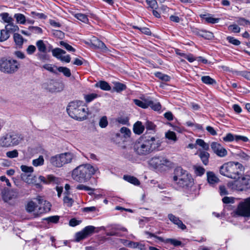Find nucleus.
<instances>
[{"instance_id":"1","label":"nucleus","mask_w":250,"mask_h":250,"mask_svg":"<svg viewBox=\"0 0 250 250\" xmlns=\"http://www.w3.org/2000/svg\"><path fill=\"white\" fill-rule=\"evenodd\" d=\"M161 144L162 142L158 138L146 133L136 141L134 149L139 155H146L154 150H159Z\"/></svg>"},{"instance_id":"2","label":"nucleus","mask_w":250,"mask_h":250,"mask_svg":"<svg viewBox=\"0 0 250 250\" xmlns=\"http://www.w3.org/2000/svg\"><path fill=\"white\" fill-rule=\"evenodd\" d=\"M66 110L71 118L79 121L86 120L88 114V108L82 101L69 103Z\"/></svg>"},{"instance_id":"3","label":"nucleus","mask_w":250,"mask_h":250,"mask_svg":"<svg viewBox=\"0 0 250 250\" xmlns=\"http://www.w3.org/2000/svg\"><path fill=\"white\" fill-rule=\"evenodd\" d=\"M97 170V168L90 164L81 165L73 170L72 177L78 182L85 183L91 178Z\"/></svg>"},{"instance_id":"4","label":"nucleus","mask_w":250,"mask_h":250,"mask_svg":"<svg viewBox=\"0 0 250 250\" xmlns=\"http://www.w3.org/2000/svg\"><path fill=\"white\" fill-rule=\"evenodd\" d=\"M243 170V167L238 162H229L223 164L220 167L221 175L228 178L236 179L240 177Z\"/></svg>"},{"instance_id":"5","label":"nucleus","mask_w":250,"mask_h":250,"mask_svg":"<svg viewBox=\"0 0 250 250\" xmlns=\"http://www.w3.org/2000/svg\"><path fill=\"white\" fill-rule=\"evenodd\" d=\"M20 64L16 60L10 57H2L0 59V71L1 72L12 74L18 71Z\"/></svg>"},{"instance_id":"6","label":"nucleus","mask_w":250,"mask_h":250,"mask_svg":"<svg viewBox=\"0 0 250 250\" xmlns=\"http://www.w3.org/2000/svg\"><path fill=\"white\" fill-rule=\"evenodd\" d=\"M228 187L232 190L250 192V176L246 175L241 178L228 182Z\"/></svg>"},{"instance_id":"7","label":"nucleus","mask_w":250,"mask_h":250,"mask_svg":"<svg viewBox=\"0 0 250 250\" xmlns=\"http://www.w3.org/2000/svg\"><path fill=\"white\" fill-rule=\"evenodd\" d=\"M22 140L21 135L15 132H10L1 137L0 145L2 147H10L18 145Z\"/></svg>"},{"instance_id":"8","label":"nucleus","mask_w":250,"mask_h":250,"mask_svg":"<svg viewBox=\"0 0 250 250\" xmlns=\"http://www.w3.org/2000/svg\"><path fill=\"white\" fill-rule=\"evenodd\" d=\"M234 213L238 216L250 217V196L239 203Z\"/></svg>"},{"instance_id":"9","label":"nucleus","mask_w":250,"mask_h":250,"mask_svg":"<svg viewBox=\"0 0 250 250\" xmlns=\"http://www.w3.org/2000/svg\"><path fill=\"white\" fill-rule=\"evenodd\" d=\"M146 234L148 235L150 237H154L158 239L161 242L164 243L166 244H170L175 247H183V245L181 241L174 238H167L164 239L163 237L158 236L155 234L151 233L148 231H146Z\"/></svg>"},{"instance_id":"10","label":"nucleus","mask_w":250,"mask_h":250,"mask_svg":"<svg viewBox=\"0 0 250 250\" xmlns=\"http://www.w3.org/2000/svg\"><path fill=\"white\" fill-rule=\"evenodd\" d=\"M149 164L151 167L156 168L162 166H170V161L165 157L158 156L152 158L149 160Z\"/></svg>"},{"instance_id":"11","label":"nucleus","mask_w":250,"mask_h":250,"mask_svg":"<svg viewBox=\"0 0 250 250\" xmlns=\"http://www.w3.org/2000/svg\"><path fill=\"white\" fill-rule=\"evenodd\" d=\"M95 229V228L93 226H88L85 227L82 231L76 233V241L79 242L92 235L94 232Z\"/></svg>"},{"instance_id":"12","label":"nucleus","mask_w":250,"mask_h":250,"mask_svg":"<svg viewBox=\"0 0 250 250\" xmlns=\"http://www.w3.org/2000/svg\"><path fill=\"white\" fill-rule=\"evenodd\" d=\"M43 86L46 89L51 92H60L62 90V84L53 80H49L43 83Z\"/></svg>"},{"instance_id":"13","label":"nucleus","mask_w":250,"mask_h":250,"mask_svg":"<svg viewBox=\"0 0 250 250\" xmlns=\"http://www.w3.org/2000/svg\"><path fill=\"white\" fill-rule=\"evenodd\" d=\"M213 152L220 157H225L227 155V150L220 144L217 142H212L210 145Z\"/></svg>"},{"instance_id":"14","label":"nucleus","mask_w":250,"mask_h":250,"mask_svg":"<svg viewBox=\"0 0 250 250\" xmlns=\"http://www.w3.org/2000/svg\"><path fill=\"white\" fill-rule=\"evenodd\" d=\"M192 179L190 174L184 175L183 177L180 178L176 182V183L182 188L188 187L191 185L192 183Z\"/></svg>"},{"instance_id":"15","label":"nucleus","mask_w":250,"mask_h":250,"mask_svg":"<svg viewBox=\"0 0 250 250\" xmlns=\"http://www.w3.org/2000/svg\"><path fill=\"white\" fill-rule=\"evenodd\" d=\"M168 218L169 220L174 225H176L179 229L182 230H185L187 229L186 226L183 223L182 221L180 220L178 217L170 213L168 214Z\"/></svg>"},{"instance_id":"16","label":"nucleus","mask_w":250,"mask_h":250,"mask_svg":"<svg viewBox=\"0 0 250 250\" xmlns=\"http://www.w3.org/2000/svg\"><path fill=\"white\" fill-rule=\"evenodd\" d=\"M2 198L5 202H8L13 198L17 196V193L13 190H9L7 189H4L2 191Z\"/></svg>"},{"instance_id":"17","label":"nucleus","mask_w":250,"mask_h":250,"mask_svg":"<svg viewBox=\"0 0 250 250\" xmlns=\"http://www.w3.org/2000/svg\"><path fill=\"white\" fill-rule=\"evenodd\" d=\"M60 155L62 166L71 163L75 157L74 154L70 152L61 153Z\"/></svg>"},{"instance_id":"18","label":"nucleus","mask_w":250,"mask_h":250,"mask_svg":"<svg viewBox=\"0 0 250 250\" xmlns=\"http://www.w3.org/2000/svg\"><path fill=\"white\" fill-rule=\"evenodd\" d=\"M49 162L52 165L55 167H62L60 154L51 157Z\"/></svg>"},{"instance_id":"19","label":"nucleus","mask_w":250,"mask_h":250,"mask_svg":"<svg viewBox=\"0 0 250 250\" xmlns=\"http://www.w3.org/2000/svg\"><path fill=\"white\" fill-rule=\"evenodd\" d=\"M188 174V171L184 170L181 167H177L174 170V176H173V181L177 182L180 178L183 177L184 175Z\"/></svg>"},{"instance_id":"20","label":"nucleus","mask_w":250,"mask_h":250,"mask_svg":"<svg viewBox=\"0 0 250 250\" xmlns=\"http://www.w3.org/2000/svg\"><path fill=\"white\" fill-rule=\"evenodd\" d=\"M21 178L23 181L27 184H34L37 185H38L36 184V177L31 175V174L28 175L26 174H21Z\"/></svg>"},{"instance_id":"21","label":"nucleus","mask_w":250,"mask_h":250,"mask_svg":"<svg viewBox=\"0 0 250 250\" xmlns=\"http://www.w3.org/2000/svg\"><path fill=\"white\" fill-rule=\"evenodd\" d=\"M39 180L44 184H50L51 183H57L58 181V179L53 175H48L47 179L43 176H40L39 177Z\"/></svg>"},{"instance_id":"22","label":"nucleus","mask_w":250,"mask_h":250,"mask_svg":"<svg viewBox=\"0 0 250 250\" xmlns=\"http://www.w3.org/2000/svg\"><path fill=\"white\" fill-rule=\"evenodd\" d=\"M200 17L201 18L205 20L207 23L212 24L218 23L220 20L219 18H213L209 14H201L200 15Z\"/></svg>"},{"instance_id":"23","label":"nucleus","mask_w":250,"mask_h":250,"mask_svg":"<svg viewBox=\"0 0 250 250\" xmlns=\"http://www.w3.org/2000/svg\"><path fill=\"white\" fill-rule=\"evenodd\" d=\"M145 129V126L140 121H137L133 125V131L136 134H142Z\"/></svg>"},{"instance_id":"24","label":"nucleus","mask_w":250,"mask_h":250,"mask_svg":"<svg viewBox=\"0 0 250 250\" xmlns=\"http://www.w3.org/2000/svg\"><path fill=\"white\" fill-rule=\"evenodd\" d=\"M207 180L210 184H214L218 183L219 179L212 171H208L207 173Z\"/></svg>"},{"instance_id":"25","label":"nucleus","mask_w":250,"mask_h":250,"mask_svg":"<svg viewBox=\"0 0 250 250\" xmlns=\"http://www.w3.org/2000/svg\"><path fill=\"white\" fill-rule=\"evenodd\" d=\"M95 86L96 87H99L102 90L104 91H109L111 90V86L109 84V83L104 81H100L99 82L95 84Z\"/></svg>"},{"instance_id":"26","label":"nucleus","mask_w":250,"mask_h":250,"mask_svg":"<svg viewBox=\"0 0 250 250\" xmlns=\"http://www.w3.org/2000/svg\"><path fill=\"white\" fill-rule=\"evenodd\" d=\"M198 155L203 164L207 165L208 163L209 154L207 151L202 150L200 151Z\"/></svg>"},{"instance_id":"27","label":"nucleus","mask_w":250,"mask_h":250,"mask_svg":"<svg viewBox=\"0 0 250 250\" xmlns=\"http://www.w3.org/2000/svg\"><path fill=\"white\" fill-rule=\"evenodd\" d=\"M36 45L39 51V52L46 53L47 52V47L43 40H38L36 43Z\"/></svg>"},{"instance_id":"28","label":"nucleus","mask_w":250,"mask_h":250,"mask_svg":"<svg viewBox=\"0 0 250 250\" xmlns=\"http://www.w3.org/2000/svg\"><path fill=\"white\" fill-rule=\"evenodd\" d=\"M147 107H150L151 109L155 111H159L161 108V105L159 102H154L151 100L148 99Z\"/></svg>"},{"instance_id":"29","label":"nucleus","mask_w":250,"mask_h":250,"mask_svg":"<svg viewBox=\"0 0 250 250\" xmlns=\"http://www.w3.org/2000/svg\"><path fill=\"white\" fill-rule=\"evenodd\" d=\"M123 178L125 180L134 185L137 186L140 184L138 179L134 176L125 175Z\"/></svg>"},{"instance_id":"30","label":"nucleus","mask_w":250,"mask_h":250,"mask_svg":"<svg viewBox=\"0 0 250 250\" xmlns=\"http://www.w3.org/2000/svg\"><path fill=\"white\" fill-rule=\"evenodd\" d=\"M202 82L206 84L213 85L216 84V81L209 76H204L201 77Z\"/></svg>"},{"instance_id":"31","label":"nucleus","mask_w":250,"mask_h":250,"mask_svg":"<svg viewBox=\"0 0 250 250\" xmlns=\"http://www.w3.org/2000/svg\"><path fill=\"white\" fill-rule=\"evenodd\" d=\"M52 53L54 57L60 60L62 57L61 55L65 54L66 52L60 48H56L52 50Z\"/></svg>"},{"instance_id":"32","label":"nucleus","mask_w":250,"mask_h":250,"mask_svg":"<svg viewBox=\"0 0 250 250\" xmlns=\"http://www.w3.org/2000/svg\"><path fill=\"white\" fill-rule=\"evenodd\" d=\"M92 43L94 46L98 48L104 49L106 48L105 44L95 37L93 38Z\"/></svg>"},{"instance_id":"33","label":"nucleus","mask_w":250,"mask_h":250,"mask_svg":"<svg viewBox=\"0 0 250 250\" xmlns=\"http://www.w3.org/2000/svg\"><path fill=\"white\" fill-rule=\"evenodd\" d=\"M148 99H145L143 101H141L138 99H134V103L137 106L143 108H147Z\"/></svg>"},{"instance_id":"34","label":"nucleus","mask_w":250,"mask_h":250,"mask_svg":"<svg viewBox=\"0 0 250 250\" xmlns=\"http://www.w3.org/2000/svg\"><path fill=\"white\" fill-rule=\"evenodd\" d=\"M5 30L9 33H14L15 31H18L19 30V28L17 25L14 24L12 22L10 23L9 24H7L5 27Z\"/></svg>"},{"instance_id":"35","label":"nucleus","mask_w":250,"mask_h":250,"mask_svg":"<svg viewBox=\"0 0 250 250\" xmlns=\"http://www.w3.org/2000/svg\"><path fill=\"white\" fill-rule=\"evenodd\" d=\"M193 168L194 170V173L196 176H201L205 172V169L201 166H194Z\"/></svg>"},{"instance_id":"36","label":"nucleus","mask_w":250,"mask_h":250,"mask_svg":"<svg viewBox=\"0 0 250 250\" xmlns=\"http://www.w3.org/2000/svg\"><path fill=\"white\" fill-rule=\"evenodd\" d=\"M57 69L59 72L62 73L63 74L67 77H69L71 75L70 70L67 67L60 66L57 67Z\"/></svg>"},{"instance_id":"37","label":"nucleus","mask_w":250,"mask_h":250,"mask_svg":"<svg viewBox=\"0 0 250 250\" xmlns=\"http://www.w3.org/2000/svg\"><path fill=\"white\" fill-rule=\"evenodd\" d=\"M196 146L197 145L202 147V148L205 150H208L209 149V145L206 143L203 140L201 139H197L195 142Z\"/></svg>"},{"instance_id":"38","label":"nucleus","mask_w":250,"mask_h":250,"mask_svg":"<svg viewBox=\"0 0 250 250\" xmlns=\"http://www.w3.org/2000/svg\"><path fill=\"white\" fill-rule=\"evenodd\" d=\"M13 38L15 43L17 45H21L23 43V39L22 37L19 33H15Z\"/></svg>"},{"instance_id":"39","label":"nucleus","mask_w":250,"mask_h":250,"mask_svg":"<svg viewBox=\"0 0 250 250\" xmlns=\"http://www.w3.org/2000/svg\"><path fill=\"white\" fill-rule=\"evenodd\" d=\"M155 76L157 78L165 82H168L170 80V77L169 76L160 72H156L155 73Z\"/></svg>"},{"instance_id":"40","label":"nucleus","mask_w":250,"mask_h":250,"mask_svg":"<svg viewBox=\"0 0 250 250\" xmlns=\"http://www.w3.org/2000/svg\"><path fill=\"white\" fill-rule=\"evenodd\" d=\"M166 138L175 142L177 140L176 133L172 131L169 130L165 134Z\"/></svg>"},{"instance_id":"41","label":"nucleus","mask_w":250,"mask_h":250,"mask_svg":"<svg viewBox=\"0 0 250 250\" xmlns=\"http://www.w3.org/2000/svg\"><path fill=\"white\" fill-rule=\"evenodd\" d=\"M44 207L42 208V207L39 208V212L41 213H42L44 212H47L49 211L51 209V205L50 203L46 201H44Z\"/></svg>"},{"instance_id":"42","label":"nucleus","mask_w":250,"mask_h":250,"mask_svg":"<svg viewBox=\"0 0 250 250\" xmlns=\"http://www.w3.org/2000/svg\"><path fill=\"white\" fill-rule=\"evenodd\" d=\"M14 18H16L17 21L21 24H24L26 22L25 17L22 14H15Z\"/></svg>"},{"instance_id":"43","label":"nucleus","mask_w":250,"mask_h":250,"mask_svg":"<svg viewBox=\"0 0 250 250\" xmlns=\"http://www.w3.org/2000/svg\"><path fill=\"white\" fill-rule=\"evenodd\" d=\"M99 96L96 93H90L89 94L85 95L84 99L87 103H90L93 101L94 99L98 98Z\"/></svg>"},{"instance_id":"44","label":"nucleus","mask_w":250,"mask_h":250,"mask_svg":"<svg viewBox=\"0 0 250 250\" xmlns=\"http://www.w3.org/2000/svg\"><path fill=\"white\" fill-rule=\"evenodd\" d=\"M76 189L79 190H83L85 191H90L88 192V194L91 195L93 193V191H94V188H92L88 186L83 185H79L76 187Z\"/></svg>"},{"instance_id":"45","label":"nucleus","mask_w":250,"mask_h":250,"mask_svg":"<svg viewBox=\"0 0 250 250\" xmlns=\"http://www.w3.org/2000/svg\"><path fill=\"white\" fill-rule=\"evenodd\" d=\"M0 17H1L2 20L5 22H7L8 24L12 22V21H13V18L9 16V15L8 13H1L0 14Z\"/></svg>"},{"instance_id":"46","label":"nucleus","mask_w":250,"mask_h":250,"mask_svg":"<svg viewBox=\"0 0 250 250\" xmlns=\"http://www.w3.org/2000/svg\"><path fill=\"white\" fill-rule=\"evenodd\" d=\"M60 45L64 47L66 50L69 52H75V49L73 48L71 45H69L67 42L64 41L60 42Z\"/></svg>"},{"instance_id":"47","label":"nucleus","mask_w":250,"mask_h":250,"mask_svg":"<svg viewBox=\"0 0 250 250\" xmlns=\"http://www.w3.org/2000/svg\"><path fill=\"white\" fill-rule=\"evenodd\" d=\"M126 88V85L120 83H116L114 87V90L118 92L122 91L125 90Z\"/></svg>"},{"instance_id":"48","label":"nucleus","mask_w":250,"mask_h":250,"mask_svg":"<svg viewBox=\"0 0 250 250\" xmlns=\"http://www.w3.org/2000/svg\"><path fill=\"white\" fill-rule=\"evenodd\" d=\"M75 17L80 21L86 23L88 21L87 16L82 13H77L75 15Z\"/></svg>"},{"instance_id":"49","label":"nucleus","mask_w":250,"mask_h":250,"mask_svg":"<svg viewBox=\"0 0 250 250\" xmlns=\"http://www.w3.org/2000/svg\"><path fill=\"white\" fill-rule=\"evenodd\" d=\"M226 39L229 43L234 45L238 46L241 44V42L235 39L234 37L231 36H228L226 38Z\"/></svg>"},{"instance_id":"50","label":"nucleus","mask_w":250,"mask_h":250,"mask_svg":"<svg viewBox=\"0 0 250 250\" xmlns=\"http://www.w3.org/2000/svg\"><path fill=\"white\" fill-rule=\"evenodd\" d=\"M21 169L24 172V174H26L27 175L30 174L33 172V167H28L25 165H21Z\"/></svg>"},{"instance_id":"51","label":"nucleus","mask_w":250,"mask_h":250,"mask_svg":"<svg viewBox=\"0 0 250 250\" xmlns=\"http://www.w3.org/2000/svg\"><path fill=\"white\" fill-rule=\"evenodd\" d=\"M235 135H233L231 133H229L223 138V140L225 142H231L233 141H235Z\"/></svg>"},{"instance_id":"52","label":"nucleus","mask_w":250,"mask_h":250,"mask_svg":"<svg viewBox=\"0 0 250 250\" xmlns=\"http://www.w3.org/2000/svg\"><path fill=\"white\" fill-rule=\"evenodd\" d=\"M10 35L9 33L5 30H1L0 31V42H3L6 41L9 39Z\"/></svg>"},{"instance_id":"53","label":"nucleus","mask_w":250,"mask_h":250,"mask_svg":"<svg viewBox=\"0 0 250 250\" xmlns=\"http://www.w3.org/2000/svg\"><path fill=\"white\" fill-rule=\"evenodd\" d=\"M28 29L31 31V33L42 34V30L41 28L38 26H30L28 27Z\"/></svg>"},{"instance_id":"54","label":"nucleus","mask_w":250,"mask_h":250,"mask_svg":"<svg viewBox=\"0 0 250 250\" xmlns=\"http://www.w3.org/2000/svg\"><path fill=\"white\" fill-rule=\"evenodd\" d=\"M44 159L42 156H40L38 159L33 160L32 164L35 167L42 166L43 164Z\"/></svg>"},{"instance_id":"55","label":"nucleus","mask_w":250,"mask_h":250,"mask_svg":"<svg viewBox=\"0 0 250 250\" xmlns=\"http://www.w3.org/2000/svg\"><path fill=\"white\" fill-rule=\"evenodd\" d=\"M201 33L202 35L201 37L205 38V39L210 40L213 37V33L209 31L203 30L202 32H201Z\"/></svg>"},{"instance_id":"56","label":"nucleus","mask_w":250,"mask_h":250,"mask_svg":"<svg viewBox=\"0 0 250 250\" xmlns=\"http://www.w3.org/2000/svg\"><path fill=\"white\" fill-rule=\"evenodd\" d=\"M36 207V204L33 201L29 202L26 207V209L27 212H33Z\"/></svg>"},{"instance_id":"57","label":"nucleus","mask_w":250,"mask_h":250,"mask_svg":"<svg viewBox=\"0 0 250 250\" xmlns=\"http://www.w3.org/2000/svg\"><path fill=\"white\" fill-rule=\"evenodd\" d=\"M236 21L240 25L245 26L250 24V21L244 18H238Z\"/></svg>"},{"instance_id":"58","label":"nucleus","mask_w":250,"mask_h":250,"mask_svg":"<svg viewBox=\"0 0 250 250\" xmlns=\"http://www.w3.org/2000/svg\"><path fill=\"white\" fill-rule=\"evenodd\" d=\"M42 67L45 69L48 70V71H49L50 72H52L54 74L57 73V71L55 69V67H56V66H52V65L51 64H45L43 65ZM57 68V67H56V68Z\"/></svg>"},{"instance_id":"59","label":"nucleus","mask_w":250,"mask_h":250,"mask_svg":"<svg viewBox=\"0 0 250 250\" xmlns=\"http://www.w3.org/2000/svg\"><path fill=\"white\" fill-rule=\"evenodd\" d=\"M6 156L10 158H14L18 157L19 153L16 149L12 151H7L6 153Z\"/></svg>"},{"instance_id":"60","label":"nucleus","mask_w":250,"mask_h":250,"mask_svg":"<svg viewBox=\"0 0 250 250\" xmlns=\"http://www.w3.org/2000/svg\"><path fill=\"white\" fill-rule=\"evenodd\" d=\"M229 29L235 33H238L240 32V28L236 24L230 25L229 26Z\"/></svg>"},{"instance_id":"61","label":"nucleus","mask_w":250,"mask_h":250,"mask_svg":"<svg viewBox=\"0 0 250 250\" xmlns=\"http://www.w3.org/2000/svg\"><path fill=\"white\" fill-rule=\"evenodd\" d=\"M63 201L64 203L68 207H71L74 203L73 199L69 197L67 195L64 197Z\"/></svg>"},{"instance_id":"62","label":"nucleus","mask_w":250,"mask_h":250,"mask_svg":"<svg viewBox=\"0 0 250 250\" xmlns=\"http://www.w3.org/2000/svg\"><path fill=\"white\" fill-rule=\"evenodd\" d=\"M108 125V121L106 116L102 117L100 120L99 125L102 128L105 127Z\"/></svg>"},{"instance_id":"63","label":"nucleus","mask_w":250,"mask_h":250,"mask_svg":"<svg viewBox=\"0 0 250 250\" xmlns=\"http://www.w3.org/2000/svg\"><path fill=\"white\" fill-rule=\"evenodd\" d=\"M120 132L124 134L125 137H130L131 134L130 130L126 127H122L120 129Z\"/></svg>"},{"instance_id":"64","label":"nucleus","mask_w":250,"mask_h":250,"mask_svg":"<svg viewBox=\"0 0 250 250\" xmlns=\"http://www.w3.org/2000/svg\"><path fill=\"white\" fill-rule=\"evenodd\" d=\"M235 198L232 197L225 196L222 199V202L224 204L234 203Z\"/></svg>"}]
</instances>
